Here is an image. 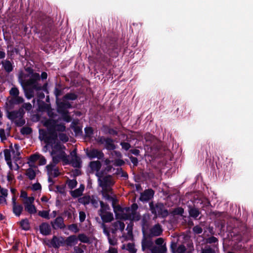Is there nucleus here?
<instances>
[{
	"label": "nucleus",
	"instance_id": "nucleus-1",
	"mask_svg": "<svg viewBox=\"0 0 253 253\" xmlns=\"http://www.w3.org/2000/svg\"><path fill=\"white\" fill-rule=\"evenodd\" d=\"M35 28L37 33L41 32L43 35H47L51 31L53 25V20L49 16L41 12L36 14Z\"/></svg>",
	"mask_w": 253,
	"mask_h": 253
},
{
	"label": "nucleus",
	"instance_id": "nucleus-2",
	"mask_svg": "<svg viewBox=\"0 0 253 253\" xmlns=\"http://www.w3.org/2000/svg\"><path fill=\"white\" fill-rule=\"evenodd\" d=\"M24 70L27 73L21 71L18 75V81L22 86L33 85L40 80V75L34 72L31 67H25Z\"/></svg>",
	"mask_w": 253,
	"mask_h": 253
},
{
	"label": "nucleus",
	"instance_id": "nucleus-3",
	"mask_svg": "<svg viewBox=\"0 0 253 253\" xmlns=\"http://www.w3.org/2000/svg\"><path fill=\"white\" fill-rule=\"evenodd\" d=\"M103 52L111 57H117L119 55V49L116 37L108 36L101 46Z\"/></svg>",
	"mask_w": 253,
	"mask_h": 253
},
{
	"label": "nucleus",
	"instance_id": "nucleus-4",
	"mask_svg": "<svg viewBox=\"0 0 253 253\" xmlns=\"http://www.w3.org/2000/svg\"><path fill=\"white\" fill-rule=\"evenodd\" d=\"M55 103L56 111L61 115L63 120L67 123L70 122L72 119L68 110L73 108L72 103L69 101H66L62 98L55 100Z\"/></svg>",
	"mask_w": 253,
	"mask_h": 253
},
{
	"label": "nucleus",
	"instance_id": "nucleus-5",
	"mask_svg": "<svg viewBox=\"0 0 253 253\" xmlns=\"http://www.w3.org/2000/svg\"><path fill=\"white\" fill-rule=\"evenodd\" d=\"M149 205L150 211L155 218L158 217L164 218L167 217L169 214L168 209L166 208L164 203L162 202L154 203L153 202H151L149 203Z\"/></svg>",
	"mask_w": 253,
	"mask_h": 253
},
{
	"label": "nucleus",
	"instance_id": "nucleus-6",
	"mask_svg": "<svg viewBox=\"0 0 253 253\" xmlns=\"http://www.w3.org/2000/svg\"><path fill=\"white\" fill-rule=\"evenodd\" d=\"M39 133V138L43 140L45 143L46 145L44 148L46 149L48 146H52L57 140L58 136H55L54 137L52 136L51 135L48 134L47 131L44 129H40Z\"/></svg>",
	"mask_w": 253,
	"mask_h": 253
},
{
	"label": "nucleus",
	"instance_id": "nucleus-7",
	"mask_svg": "<svg viewBox=\"0 0 253 253\" xmlns=\"http://www.w3.org/2000/svg\"><path fill=\"white\" fill-rule=\"evenodd\" d=\"M96 140L100 145L104 144L105 148L108 151L114 150L116 148L114 140L111 138L101 136L98 137Z\"/></svg>",
	"mask_w": 253,
	"mask_h": 253
},
{
	"label": "nucleus",
	"instance_id": "nucleus-8",
	"mask_svg": "<svg viewBox=\"0 0 253 253\" xmlns=\"http://www.w3.org/2000/svg\"><path fill=\"white\" fill-rule=\"evenodd\" d=\"M143 238L141 241V248L143 251H145L146 250H149L151 251V249L154 246V243L151 239L152 238H148L147 234L143 230Z\"/></svg>",
	"mask_w": 253,
	"mask_h": 253
},
{
	"label": "nucleus",
	"instance_id": "nucleus-9",
	"mask_svg": "<svg viewBox=\"0 0 253 253\" xmlns=\"http://www.w3.org/2000/svg\"><path fill=\"white\" fill-rule=\"evenodd\" d=\"M98 184L102 189H106L107 187H112L114 185V181L113 180L111 175H107L103 176L102 179H98Z\"/></svg>",
	"mask_w": 253,
	"mask_h": 253
},
{
	"label": "nucleus",
	"instance_id": "nucleus-10",
	"mask_svg": "<svg viewBox=\"0 0 253 253\" xmlns=\"http://www.w3.org/2000/svg\"><path fill=\"white\" fill-rule=\"evenodd\" d=\"M66 244V242L64 238L62 236L57 237L54 235L52 239L50 241V245L47 244L48 247H53L55 249H58L60 246H64Z\"/></svg>",
	"mask_w": 253,
	"mask_h": 253
},
{
	"label": "nucleus",
	"instance_id": "nucleus-11",
	"mask_svg": "<svg viewBox=\"0 0 253 253\" xmlns=\"http://www.w3.org/2000/svg\"><path fill=\"white\" fill-rule=\"evenodd\" d=\"M86 154L90 160L94 158L101 160L104 157V154L103 152L101 150L95 148L91 149L89 151L87 150Z\"/></svg>",
	"mask_w": 253,
	"mask_h": 253
},
{
	"label": "nucleus",
	"instance_id": "nucleus-12",
	"mask_svg": "<svg viewBox=\"0 0 253 253\" xmlns=\"http://www.w3.org/2000/svg\"><path fill=\"white\" fill-rule=\"evenodd\" d=\"M163 231L162 226L159 223H157L150 229L147 236L148 238L159 236L162 235Z\"/></svg>",
	"mask_w": 253,
	"mask_h": 253
},
{
	"label": "nucleus",
	"instance_id": "nucleus-13",
	"mask_svg": "<svg viewBox=\"0 0 253 253\" xmlns=\"http://www.w3.org/2000/svg\"><path fill=\"white\" fill-rule=\"evenodd\" d=\"M50 224L52 228L55 230L58 228L64 229L66 227L63 218L61 216H57L53 221H51Z\"/></svg>",
	"mask_w": 253,
	"mask_h": 253
},
{
	"label": "nucleus",
	"instance_id": "nucleus-14",
	"mask_svg": "<svg viewBox=\"0 0 253 253\" xmlns=\"http://www.w3.org/2000/svg\"><path fill=\"white\" fill-rule=\"evenodd\" d=\"M12 205L13 213L16 216H19L23 210V206L16 203V198L15 197H13L12 198Z\"/></svg>",
	"mask_w": 253,
	"mask_h": 253
},
{
	"label": "nucleus",
	"instance_id": "nucleus-15",
	"mask_svg": "<svg viewBox=\"0 0 253 253\" xmlns=\"http://www.w3.org/2000/svg\"><path fill=\"white\" fill-rule=\"evenodd\" d=\"M154 195V191L153 189H146L141 194L139 200L142 202H147L153 197Z\"/></svg>",
	"mask_w": 253,
	"mask_h": 253
},
{
	"label": "nucleus",
	"instance_id": "nucleus-16",
	"mask_svg": "<svg viewBox=\"0 0 253 253\" xmlns=\"http://www.w3.org/2000/svg\"><path fill=\"white\" fill-rule=\"evenodd\" d=\"M116 215L118 218L124 220H129L131 221L139 220L138 216H134L131 213L122 212L121 214H117Z\"/></svg>",
	"mask_w": 253,
	"mask_h": 253
},
{
	"label": "nucleus",
	"instance_id": "nucleus-17",
	"mask_svg": "<svg viewBox=\"0 0 253 253\" xmlns=\"http://www.w3.org/2000/svg\"><path fill=\"white\" fill-rule=\"evenodd\" d=\"M40 233L44 235L47 236L51 234V229L50 225L47 222H42L39 226Z\"/></svg>",
	"mask_w": 253,
	"mask_h": 253
},
{
	"label": "nucleus",
	"instance_id": "nucleus-18",
	"mask_svg": "<svg viewBox=\"0 0 253 253\" xmlns=\"http://www.w3.org/2000/svg\"><path fill=\"white\" fill-rule=\"evenodd\" d=\"M26 97L30 99L34 97V84L30 85L29 86H22Z\"/></svg>",
	"mask_w": 253,
	"mask_h": 253
},
{
	"label": "nucleus",
	"instance_id": "nucleus-19",
	"mask_svg": "<svg viewBox=\"0 0 253 253\" xmlns=\"http://www.w3.org/2000/svg\"><path fill=\"white\" fill-rule=\"evenodd\" d=\"M48 83H45L42 85L38 83V81L36 82L34 84V88L37 91L43 90L46 93H48V90L47 89Z\"/></svg>",
	"mask_w": 253,
	"mask_h": 253
},
{
	"label": "nucleus",
	"instance_id": "nucleus-20",
	"mask_svg": "<svg viewBox=\"0 0 253 253\" xmlns=\"http://www.w3.org/2000/svg\"><path fill=\"white\" fill-rule=\"evenodd\" d=\"M188 212L190 216L195 219H196L201 213L198 208L190 206L188 207Z\"/></svg>",
	"mask_w": 253,
	"mask_h": 253
},
{
	"label": "nucleus",
	"instance_id": "nucleus-21",
	"mask_svg": "<svg viewBox=\"0 0 253 253\" xmlns=\"http://www.w3.org/2000/svg\"><path fill=\"white\" fill-rule=\"evenodd\" d=\"M167 251L166 245L161 246H154L151 249V253H166Z\"/></svg>",
	"mask_w": 253,
	"mask_h": 253
},
{
	"label": "nucleus",
	"instance_id": "nucleus-22",
	"mask_svg": "<svg viewBox=\"0 0 253 253\" xmlns=\"http://www.w3.org/2000/svg\"><path fill=\"white\" fill-rule=\"evenodd\" d=\"M1 64L4 70L6 72L10 73L13 71V66L12 63L10 61L8 60L2 61Z\"/></svg>",
	"mask_w": 253,
	"mask_h": 253
},
{
	"label": "nucleus",
	"instance_id": "nucleus-23",
	"mask_svg": "<svg viewBox=\"0 0 253 253\" xmlns=\"http://www.w3.org/2000/svg\"><path fill=\"white\" fill-rule=\"evenodd\" d=\"M101 194L103 198L106 200L109 201H112V206H114V205L116 204V203L118 201L116 198H113L110 196L109 194V193L107 192V190H106L105 189L102 190Z\"/></svg>",
	"mask_w": 253,
	"mask_h": 253
},
{
	"label": "nucleus",
	"instance_id": "nucleus-24",
	"mask_svg": "<svg viewBox=\"0 0 253 253\" xmlns=\"http://www.w3.org/2000/svg\"><path fill=\"white\" fill-rule=\"evenodd\" d=\"M24 100L22 97L19 95L12 97L9 102L10 105H19L24 102Z\"/></svg>",
	"mask_w": 253,
	"mask_h": 253
},
{
	"label": "nucleus",
	"instance_id": "nucleus-25",
	"mask_svg": "<svg viewBox=\"0 0 253 253\" xmlns=\"http://www.w3.org/2000/svg\"><path fill=\"white\" fill-rule=\"evenodd\" d=\"M102 221L105 223L111 222L114 219L113 214L110 212H107L105 214H100Z\"/></svg>",
	"mask_w": 253,
	"mask_h": 253
},
{
	"label": "nucleus",
	"instance_id": "nucleus-26",
	"mask_svg": "<svg viewBox=\"0 0 253 253\" xmlns=\"http://www.w3.org/2000/svg\"><path fill=\"white\" fill-rule=\"evenodd\" d=\"M78 238L76 235H71L65 239L66 245L67 246H72L73 244H76L77 243Z\"/></svg>",
	"mask_w": 253,
	"mask_h": 253
},
{
	"label": "nucleus",
	"instance_id": "nucleus-27",
	"mask_svg": "<svg viewBox=\"0 0 253 253\" xmlns=\"http://www.w3.org/2000/svg\"><path fill=\"white\" fill-rule=\"evenodd\" d=\"M77 123L73 122L71 125V127L73 129L75 136L82 135L83 134L82 128L81 126H77Z\"/></svg>",
	"mask_w": 253,
	"mask_h": 253
},
{
	"label": "nucleus",
	"instance_id": "nucleus-28",
	"mask_svg": "<svg viewBox=\"0 0 253 253\" xmlns=\"http://www.w3.org/2000/svg\"><path fill=\"white\" fill-rule=\"evenodd\" d=\"M63 89L61 87V85L60 84H56V86L54 88L53 93L55 96V100H58L60 99L59 96L62 94L63 93Z\"/></svg>",
	"mask_w": 253,
	"mask_h": 253
},
{
	"label": "nucleus",
	"instance_id": "nucleus-29",
	"mask_svg": "<svg viewBox=\"0 0 253 253\" xmlns=\"http://www.w3.org/2000/svg\"><path fill=\"white\" fill-rule=\"evenodd\" d=\"M15 150L12 148V144L10 146L11 148V152L14 155V158L16 161H17L20 159L19 156L20 155V152H19L20 146L18 144H14Z\"/></svg>",
	"mask_w": 253,
	"mask_h": 253
},
{
	"label": "nucleus",
	"instance_id": "nucleus-30",
	"mask_svg": "<svg viewBox=\"0 0 253 253\" xmlns=\"http://www.w3.org/2000/svg\"><path fill=\"white\" fill-rule=\"evenodd\" d=\"M89 167L91 170L98 171L101 167V163L99 161H91L89 163Z\"/></svg>",
	"mask_w": 253,
	"mask_h": 253
},
{
	"label": "nucleus",
	"instance_id": "nucleus-31",
	"mask_svg": "<svg viewBox=\"0 0 253 253\" xmlns=\"http://www.w3.org/2000/svg\"><path fill=\"white\" fill-rule=\"evenodd\" d=\"M62 98L66 101H74L78 98V95L74 92H69L65 94Z\"/></svg>",
	"mask_w": 253,
	"mask_h": 253
},
{
	"label": "nucleus",
	"instance_id": "nucleus-32",
	"mask_svg": "<svg viewBox=\"0 0 253 253\" xmlns=\"http://www.w3.org/2000/svg\"><path fill=\"white\" fill-rule=\"evenodd\" d=\"M20 225L22 230L28 231L30 229V223L27 218L22 219L20 222Z\"/></svg>",
	"mask_w": 253,
	"mask_h": 253
},
{
	"label": "nucleus",
	"instance_id": "nucleus-33",
	"mask_svg": "<svg viewBox=\"0 0 253 253\" xmlns=\"http://www.w3.org/2000/svg\"><path fill=\"white\" fill-rule=\"evenodd\" d=\"M24 208L25 210L31 214H35L37 211V208L33 204H26L24 205Z\"/></svg>",
	"mask_w": 253,
	"mask_h": 253
},
{
	"label": "nucleus",
	"instance_id": "nucleus-34",
	"mask_svg": "<svg viewBox=\"0 0 253 253\" xmlns=\"http://www.w3.org/2000/svg\"><path fill=\"white\" fill-rule=\"evenodd\" d=\"M70 162L74 168H80L81 167L82 161L79 156L72 158V160Z\"/></svg>",
	"mask_w": 253,
	"mask_h": 253
},
{
	"label": "nucleus",
	"instance_id": "nucleus-35",
	"mask_svg": "<svg viewBox=\"0 0 253 253\" xmlns=\"http://www.w3.org/2000/svg\"><path fill=\"white\" fill-rule=\"evenodd\" d=\"M25 175L30 180H33L36 177V173L35 171L32 168H29L26 169Z\"/></svg>",
	"mask_w": 253,
	"mask_h": 253
},
{
	"label": "nucleus",
	"instance_id": "nucleus-36",
	"mask_svg": "<svg viewBox=\"0 0 253 253\" xmlns=\"http://www.w3.org/2000/svg\"><path fill=\"white\" fill-rule=\"evenodd\" d=\"M58 157L59 158L60 160H62L65 165L70 164V161L68 159V156L64 151H61L58 155Z\"/></svg>",
	"mask_w": 253,
	"mask_h": 253
},
{
	"label": "nucleus",
	"instance_id": "nucleus-37",
	"mask_svg": "<svg viewBox=\"0 0 253 253\" xmlns=\"http://www.w3.org/2000/svg\"><path fill=\"white\" fill-rule=\"evenodd\" d=\"M58 157L59 158L60 160H62L65 165L70 164V161L68 159V156L64 151H61L58 155Z\"/></svg>",
	"mask_w": 253,
	"mask_h": 253
},
{
	"label": "nucleus",
	"instance_id": "nucleus-38",
	"mask_svg": "<svg viewBox=\"0 0 253 253\" xmlns=\"http://www.w3.org/2000/svg\"><path fill=\"white\" fill-rule=\"evenodd\" d=\"M7 117L12 121H13L15 119L19 118V116L18 115V112H16V110L12 111H7Z\"/></svg>",
	"mask_w": 253,
	"mask_h": 253
},
{
	"label": "nucleus",
	"instance_id": "nucleus-39",
	"mask_svg": "<svg viewBox=\"0 0 253 253\" xmlns=\"http://www.w3.org/2000/svg\"><path fill=\"white\" fill-rule=\"evenodd\" d=\"M40 158V155L39 154H34L33 155H31L29 158V162L28 163L29 164V165L30 167H32V165H31V163H35L36 161H37L39 158Z\"/></svg>",
	"mask_w": 253,
	"mask_h": 253
},
{
	"label": "nucleus",
	"instance_id": "nucleus-40",
	"mask_svg": "<svg viewBox=\"0 0 253 253\" xmlns=\"http://www.w3.org/2000/svg\"><path fill=\"white\" fill-rule=\"evenodd\" d=\"M90 197L89 196H84L78 199V202L82 204L86 205L90 203Z\"/></svg>",
	"mask_w": 253,
	"mask_h": 253
},
{
	"label": "nucleus",
	"instance_id": "nucleus-41",
	"mask_svg": "<svg viewBox=\"0 0 253 253\" xmlns=\"http://www.w3.org/2000/svg\"><path fill=\"white\" fill-rule=\"evenodd\" d=\"M138 205L136 203H133L131 205L130 207V210L131 211V214L134 216H138L139 217V220L140 219L141 216L139 213H137L136 211L138 209Z\"/></svg>",
	"mask_w": 253,
	"mask_h": 253
},
{
	"label": "nucleus",
	"instance_id": "nucleus-42",
	"mask_svg": "<svg viewBox=\"0 0 253 253\" xmlns=\"http://www.w3.org/2000/svg\"><path fill=\"white\" fill-rule=\"evenodd\" d=\"M57 121L53 119H48L45 121L43 123V126L47 128L48 127L56 126L55 125Z\"/></svg>",
	"mask_w": 253,
	"mask_h": 253
},
{
	"label": "nucleus",
	"instance_id": "nucleus-43",
	"mask_svg": "<svg viewBox=\"0 0 253 253\" xmlns=\"http://www.w3.org/2000/svg\"><path fill=\"white\" fill-rule=\"evenodd\" d=\"M77 238L78 240L84 243H88L89 242L88 237L84 233L79 234Z\"/></svg>",
	"mask_w": 253,
	"mask_h": 253
},
{
	"label": "nucleus",
	"instance_id": "nucleus-44",
	"mask_svg": "<svg viewBox=\"0 0 253 253\" xmlns=\"http://www.w3.org/2000/svg\"><path fill=\"white\" fill-rule=\"evenodd\" d=\"M38 215L46 219H49L50 218L49 214V211H40L38 212Z\"/></svg>",
	"mask_w": 253,
	"mask_h": 253
},
{
	"label": "nucleus",
	"instance_id": "nucleus-45",
	"mask_svg": "<svg viewBox=\"0 0 253 253\" xmlns=\"http://www.w3.org/2000/svg\"><path fill=\"white\" fill-rule=\"evenodd\" d=\"M85 136L86 137L90 138L93 134V129L90 127H85L84 128Z\"/></svg>",
	"mask_w": 253,
	"mask_h": 253
},
{
	"label": "nucleus",
	"instance_id": "nucleus-46",
	"mask_svg": "<svg viewBox=\"0 0 253 253\" xmlns=\"http://www.w3.org/2000/svg\"><path fill=\"white\" fill-rule=\"evenodd\" d=\"M32 132V129L29 126L23 127L21 130L20 132L23 135H29Z\"/></svg>",
	"mask_w": 253,
	"mask_h": 253
},
{
	"label": "nucleus",
	"instance_id": "nucleus-47",
	"mask_svg": "<svg viewBox=\"0 0 253 253\" xmlns=\"http://www.w3.org/2000/svg\"><path fill=\"white\" fill-rule=\"evenodd\" d=\"M101 208L99 211L101 213H104L106 211L110 209L109 206L107 204H105L103 201H100Z\"/></svg>",
	"mask_w": 253,
	"mask_h": 253
},
{
	"label": "nucleus",
	"instance_id": "nucleus-48",
	"mask_svg": "<svg viewBox=\"0 0 253 253\" xmlns=\"http://www.w3.org/2000/svg\"><path fill=\"white\" fill-rule=\"evenodd\" d=\"M70 193L71 196L74 198L79 197L83 195V192L79 188L71 191Z\"/></svg>",
	"mask_w": 253,
	"mask_h": 253
},
{
	"label": "nucleus",
	"instance_id": "nucleus-49",
	"mask_svg": "<svg viewBox=\"0 0 253 253\" xmlns=\"http://www.w3.org/2000/svg\"><path fill=\"white\" fill-rule=\"evenodd\" d=\"M56 126L48 127L47 128V134L51 135L52 136L54 137L55 136H58V134L56 132Z\"/></svg>",
	"mask_w": 253,
	"mask_h": 253
},
{
	"label": "nucleus",
	"instance_id": "nucleus-50",
	"mask_svg": "<svg viewBox=\"0 0 253 253\" xmlns=\"http://www.w3.org/2000/svg\"><path fill=\"white\" fill-rule=\"evenodd\" d=\"M201 253H215V250L209 246H206L201 249Z\"/></svg>",
	"mask_w": 253,
	"mask_h": 253
},
{
	"label": "nucleus",
	"instance_id": "nucleus-51",
	"mask_svg": "<svg viewBox=\"0 0 253 253\" xmlns=\"http://www.w3.org/2000/svg\"><path fill=\"white\" fill-rule=\"evenodd\" d=\"M78 182L76 179H69L68 180L67 184L69 188L73 189L77 186Z\"/></svg>",
	"mask_w": 253,
	"mask_h": 253
},
{
	"label": "nucleus",
	"instance_id": "nucleus-52",
	"mask_svg": "<svg viewBox=\"0 0 253 253\" xmlns=\"http://www.w3.org/2000/svg\"><path fill=\"white\" fill-rule=\"evenodd\" d=\"M51 147L54 150L57 151H60L63 149H65V147L64 145H62L60 144L59 142H55L52 146Z\"/></svg>",
	"mask_w": 253,
	"mask_h": 253
},
{
	"label": "nucleus",
	"instance_id": "nucleus-53",
	"mask_svg": "<svg viewBox=\"0 0 253 253\" xmlns=\"http://www.w3.org/2000/svg\"><path fill=\"white\" fill-rule=\"evenodd\" d=\"M9 94L12 97L18 96L19 94V91L17 87H12L9 90Z\"/></svg>",
	"mask_w": 253,
	"mask_h": 253
},
{
	"label": "nucleus",
	"instance_id": "nucleus-54",
	"mask_svg": "<svg viewBox=\"0 0 253 253\" xmlns=\"http://www.w3.org/2000/svg\"><path fill=\"white\" fill-rule=\"evenodd\" d=\"M56 132H64L66 130V126L64 124H57V123H56Z\"/></svg>",
	"mask_w": 253,
	"mask_h": 253
},
{
	"label": "nucleus",
	"instance_id": "nucleus-55",
	"mask_svg": "<svg viewBox=\"0 0 253 253\" xmlns=\"http://www.w3.org/2000/svg\"><path fill=\"white\" fill-rule=\"evenodd\" d=\"M126 250L130 253H135L137 250L135 248L134 244L133 243H129L127 244Z\"/></svg>",
	"mask_w": 253,
	"mask_h": 253
},
{
	"label": "nucleus",
	"instance_id": "nucleus-56",
	"mask_svg": "<svg viewBox=\"0 0 253 253\" xmlns=\"http://www.w3.org/2000/svg\"><path fill=\"white\" fill-rule=\"evenodd\" d=\"M58 136L59 137V139L64 143H66L69 140V138L65 133H60L58 135Z\"/></svg>",
	"mask_w": 253,
	"mask_h": 253
},
{
	"label": "nucleus",
	"instance_id": "nucleus-57",
	"mask_svg": "<svg viewBox=\"0 0 253 253\" xmlns=\"http://www.w3.org/2000/svg\"><path fill=\"white\" fill-rule=\"evenodd\" d=\"M184 213V209L181 207H178L175 208L172 211L173 215H182Z\"/></svg>",
	"mask_w": 253,
	"mask_h": 253
},
{
	"label": "nucleus",
	"instance_id": "nucleus-58",
	"mask_svg": "<svg viewBox=\"0 0 253 253\" xmlns=\"http://www.w3.org/2000/svg\"><path fill=\"white\" fill-rule=\"evenodd\" d=\"M68 228L69 230L74 233H77L79 231V229L76 224H72L68 225Z\"/></svg>",
	"mask_w": 253,
	"mask_h": 253
},
{
	"label": "nucleus",
	"instance_id": "nucleus-59",
	"mask_svg": "<svg viewBox=\"0 0 253 253\" xmlns=\"http://www.w3.org/2000/svg\"><path fill=\"white\" fill-rule=\"evenodd\" d=\"M11 151L9 149H5L3 151L4 158L5 161L11 160Z\"/></svg>",
	"mask_w": 253,
	"mask_h": 253
},
{
	"label": "nucleus",
	"instance_id": "nucleus-60",
	"mask_svg": "<svg viewBox=\"0 0 253 253\" xmlns=\"http://www.w3.org/2000/svg\"><path fill=\"white\" fill-rule=\"evenodd\" d=\"M118 224L119 225V228L121 231H123L125 227V224L124 222L122 221H117L114 223L113 225L116 227H118Z\"/></svg>",
	"mask_w": 253,
	"mask_h": 253
},
{
	"label": "nucleus",
	"instance_id": "nucleus-61",
	"mask_svg": "<svg viewBox=\"0 0 253 253\" xmlns=\"http://www.w3.org/2000/svg\"><path fill=\"white\" fill-rule=\"evenodd\" d=\"M120 145L122 146L123 149L127 151L131 147L130 144L128 142H121Z\"/></svg>",
	"mask_w": 253,
	"mask_h": 253
},
{
	"label": "nucleus",
	"instance_id": "nucleus-62",
	"mask_svg": "<svg viewBox=\"0 0 253 253\" xmlns=\"http://www.w3.org/2000/svg\"><path fill=\"white\" fill-rule=\"evenodd\" d=\"M218 239L214 236H211L207 239V243L209 244H213L218 242Z\"/></svg>",
	"mask_w": 253,
	"mask_h": 253
},
{
	"label": "nucleus",
	"instance_id": "nucleus-63",
	"mask_svg": "<svg viewBox=\"0 0 253 253\" xmlns=\"http://www.w3.org/2000/svg\"><path fill=\"white\" fill-rule=\"evenodd\" d=\"M55 166V165H54L53 163H50V164L46 166V168L47 169V173L48 175L50 174H52V172L53 170L54 169V167Z\"/></svg>",
	"mask_w": 253,
	"mask_h": 253
},
{
	"label": "nucleus",
	"instance_id": "nucleus-64",
	"mask_svg": "<svg viewBox=\"0 0 253 253\" xmlns=\"http://www.w3.org/2000/svg\"><path fill=\"white\" fill-rule=\"evenodd\" d=\"M186 251V248L183 245H179L176 251L177 253H185Z\"/></svg>",
	"mask_w": 253,
	"mask_h": 253
}]
</instances>
